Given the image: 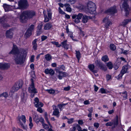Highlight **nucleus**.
<instances>
[{
    "instance_id": "obj_1",
    "label": "nucleus",
    "mask_w": 131,
    "mask_h": 131,
    "mask_svg": "<svg viewBox=\"0 0 131 131\" xmlns=\"http://www.w3.org/2000/svg\"><path fill=\"white\" fill-rule=\"evenodd\" d=\"M9 54L14 55L13 59L16 64H22L25 61L27 55V52L25 50L19 49L18 47L14 44L12 49Z\"/></svg>"
},
{
    "instance_id": "obj_2",
    "label": "nucleus",
    "mask_w": 131,
    "mask_h": 131,
    "mask_svg": "<svg viewBox=\"0 0 131 131\" xmlns=\"http://www.w3.org/2000/svg\"><path fill=\"white\" fill-rule=\"evenodd\" d=\"M82 17V21L84 23H86L89 19V17L86 15H84L82 13H79L78 15L74 14L72 16V18L74 22L76 24L79 23L80 20Z\"/></svg>"
},
{
    "instance_id": "obj_3",
    "label": "nucleus",
    "mask_w": 131,
    "mask_h": 131,
    "mask_svg": "<svg viewBox=\"0 0 131 131\" xmlns=\"http://www.w3.org/2000/svg\"><path fill=\"white\" fill-rule=\"evenodd\" d=\"M23 82L22 81H19L16 82L13 87L10 93V94L12 95L14 92L17 91L19 89L22 87Z\"/></svg>"
},
{
    "instance_id": "obj_4",
    "label": "nucleus",
    "mask_w": 131,
    "mask_h": 131,
    "mask_svg": "<svg viewBox=\"0 0 131 131\" xmlns=\"http://www.w3.org/2000/svg\"><path fill=\"white\" fill-rule=\"evenodd\" d=\"M128 0H122V7L123 8H124L126 16L129 15L130 10L129 6L128 4Z\"/></svg>"
},
{
    "instance_id": "obj_5",
    "label": "nucleus",
    "mask_w": 131,
    "mask_h": 131,
    "mask_svg": "<svg viewBox=\"0 0 131 131\" xmlns=\"http://www.w3.org/2000/svg\"><path fill=\"white\" fill-rule=\"evenodd\" d=\"M116 119L111 121L107 122L105 124V125L107 126H112V128H115L118 124V116L116 115Z\"/></svg>"
},
{
    "instance_id": "obj_6",
    "label": "nucleus",
    "mask_w": 131,
    "mask_h": 131,
    "mask_svg": "<svg viewBox=\"0 0 131 131\" xmlns=\"http://www.w3.org/2000/svg\"><path fill=\"white\" fill-rule=\"evenodd\" d=\"M87 7L89 12L91 14L92 13L95 11L96 9L95 4L92 1H90L88 2L87 4Z\"/></svg>"
},
{
    "instance_id": "obj_7",
    "label": "nucleus",
    "mask_w": 131,
    "mask_h": 131,
    "mask_svg": "<svg viewBox=\"0 0 131 131\" xmlns=\"http://www.w3.org/2000/svg\"><path fill=\"white\" fill-rule=\"evenodd\" d=\"M28 5L27 0H20L18 2L19 7L17 8L20 9L26 8L28 6Z\"/></svg>"
},
{
    "instance_id": "obj_8",
    "label": "nucleus",
    "mask_w": 131,
    "mask_h": 131,
    "mask_svg": "<svg viewBox=\"0 0 131 131\" xmlns=\"http://www.w3.org/2000/svg\"><path fill=\"white\" fill-rule=\"evenodd\" d=\"M31 84L28 88V91L30 93L35 94L37 92L36 89L35 88L34 80L32 79H31Z\"/></svg>"
},
{
    "instance_id": "obj_9",
    "label": "nucleus",
    "mask_w": 131,
    "mask_h": 131,
    "mask_svg": "<svg viewBox=\"0 0 131 131\" xmlns=\"http://www.w3.org/2000/svg\"><path fill=\"white\" fill-rule=\"evenodd\" d=\"M28 19L24 12H23L20 16L19 20L20 22L22 23H26Z\"/></svg>"
},
{
    "instance_id": "obj_10",
    "label": "nucleus",
    "mask_w": 131,
    "mask_h": 131,
    "mask_svg": "<svg viewBox=\"0 0 131 131\" xmlns=\"http://www.w3.org/2000/svg\"><path fill=\"white\" fill-rule=\"evenodd\" d=\"M28 19H31L36 15V13L33 10H27L24 11Z\"/></svg>"
},
{
    "instance_id": "obj_11",
    "label": "nucleus",
    "mask_w": 131,
    "mask_h": 131,
    "mask_svg": "<svg viewBox=\"0 0 131 131\" xmlns=\"http://www.w3.org/2000/svg\"><path fill=\"white\" fill-rule=\"evenodd\" d=\"M7 16L6 15H4L0 19V24L4 28L9 27L8 24L4 23V21L7 20Z\"/></svg>"
},
{
    "instance_id": "obj_12",
    "label": "nucleus",
    "mask_w": 131,
    "mask_h": 131,
    "mask_svg": "<svg viewBox=\"0 0 131 131\" xmlns=\"http://www.w3.org/2000/svg\"><path fill=\"white\" fill-rule=\"evenodd\" d=\"M47 15L48 17H47V15L46 14L44 13L43 14L45 17L44 21L47 22L51 18L52 14L51 10L49 9L48 10H47Z\"/></svg>"
},
{
    "instance_id": "obj_13",
    "label": "nucleus",
    "mask_w": 131,
    "mask_h": 131,
    "mask_svg": "<svg viewBox=\"0 0 131 131\" xmlns=\"http://www.w3.org/2000/svg\"><path fill=\"white\" fill-rule=\"evenodd\" d=\"M95 63L96 66L100 68V69L103 70L104 71L106 70L107 69L105 68V65L100 61L97 60L95 61Z\"/></svg>"
},
{
    "instance_id": "obj_14",
    "label": "nucleus",
    "mask_w": 131,
    "mask_h": 131,
    "mask_svg": "<svg viewBox=\"0 0 131 131\" xmlns=\"http://www.w3.org/2000/svg\"><path fill=\"white\" fill-rule=\"evenodd\" d=\"M56 72L59 73V74L57 76L59 79H62L63 77H65L67 75V73L66 72L60 71L58 69L56 70Z\"/></svg>"
},
{
    "instance_id": "obj_15",
    "label": "nucleus",
    "mask_w": 131,
    "mask_h": 131,
    "mask_svg": "<svg viewBox=\"0 0 131 131\" xmlns=\"http://www.w3.org/2000/svg\"><path fill=\"white\" fill-rule=\"evenodd\" d=\"M35 106L37 107H41L43 106V104L41 102H39L38 99L36 97L34 99Z\"/></svg>"
},
{
    "instance_id": "obj_16",
    "label": "nucleus",
    "mask_w": 131,
    "mask_h": 131,
    "mask_svg": "<svg viewBox=\"0 0 131 131\" xmlns=\"http://www.w3.org/2000/svg\"><path fill=\"white\" fill-rule=\"evenodd\" d=\"M103 21L104 23H105V26L107 29L109 26L112 25L111 22L109 20L108 18L107 17H106L104 18Z\"/></svg>"
},
{
    "instance_id": "obj_17",
    "label": "nucleus",
    "mask_w": 131,
    "mask_h": 131,
    "mask_svg": "<svg viewBox=\"0 0 131 131\" xmlns=\"http://www.w3.org/2000/svg\"><path fill=\"white\" fill-rule=\"evenodd\" d=\"M116 6H114L111 7L107 10V12L110 14L114 15L117 12Z\"/></svg>"
},
{
    "instance_id": "obj_18",
    "label": "nucleus",
    "mask_w": 131,
    "mask_h": 131,
    "mask_svg": "<svg viewBox=\"0 0 131 131\" xmlns=\"http://www.w3.org/2000/svg\"><path fill=\"white\" fill-rule=\"evenodd\" d=\"M10 67V64L8 63H0V69H7Z\"/></svg>"
},
{
    "instance_id": "obj_19",
    "label": "nucleus",
    "mask_w": 131,
    "mask_h": 131,
    "mask_svg": "<svg viewBox=\"0 0 131 131\" xmlns=\"http://www.w3.org/2000/svg\"><path fill=\"white\" fill-rule=\"evenodd\" d=\"M6 36L8 38H11L13 36V33L12 32V30L11 29H9L7 30L6 32Z\"/></svg>"
},
{
    "instance_id": "obj_20",
    "label": "nucleus",
    "mask_w": 131,
    "mask_h": 131,
    "mask_svg": "<svg viewBox=\"0 0 131 131\" xmlns=\"http://www.w3.org/2000/svg\"><path fill=\"white\" fill-rule=\"evenodd\" d=\"M44 72L46 74H49L51 75H54V71L52 69H49L48 68L45 69Z\"/></svg>"
},
{
    "instance_id": "obj_21",
    "label": "nucleus",
    "mask_w": 131,
    "mask_h": 131,
    "mask_svg": "<svg viewBox=\"0 0 131 131\" xmlns=\"http://www.w3.org/2000/svg\"><path fill=\"white\" fill-rule=\"evenodd\" d=\"M88 68L92 72L94 73H96L97 71V70H94L95 68L94 65L93 64H90L88 66Z\"/></svg>"
},
{
    "instance_id": "obj_22",
    "label": "nucleus",
    "mask_w": 131,
    "mask_h": 131,
    "mask_svg": "<svg viewBox=\"0 0 131 131\" xmlns=\"http://www.w3.org/2000/svg\"><path fill=\"white\" fill-rule=\"evenodd\" d=\"M38 40L37 39H36L33 41L32 42V47L34 50H36L37 49V44L36 42Z\"/></svg>"
},
{
    "instance_id": "obj_23",
    "label": "nucleus",
    "mask_w": 131,
    "mask_h": 131,
    "mask_svg": "<svg viewBox=\"0 0 131 131\" xmlns=\"http://www.w3.org/2000/svg\"><path fill=\"white\" fill-rule=\"evenodd\" d=\"M67 41L65 40L61 43L62 47L67 50L68 49V45L67 44Z\"/></svg>"
},
{
    "instance_id": "obj_24",
    "label": "nucleus",
    "mask_w": 131,
    "mask_h": 131,
    "mask_svg": "<svg viewBox=\"0 0 131 131\" xmlns=\"http://www.w3.org/2000/svg\"><path fill=\"white\" fill-rule=\"evenodd\" d=\"M33 118L34 120L37 123H39V116L38 115L36 114H34L33 116Z\"/></svg>"
},
{
    "instance_id": "obj_25",
    "label": "nucleus",
    "mask_w": 131,
    "mask_h": 131,
    "mask_svg": "<svg viewBox=\"0 0 131 131\" xmlns=\"http://www.w3.org/2000/svg\"><path fill=\"white\" fill-rule=\"evenodd\" d=\"M131 21V19H125L124 20V21L122 22L121 25L124 27L125 26V25L127 24L128 22Z\"/></svg>"
},
{
    "instance_id": "obj_26",
    "label": "nucleus",
    "mask_w": 131,
    "mask_h": 131,
    "mask_svg": "<svg viewBox=\"0 0 131 131\" xmlns=\"http://www.w3.org/2000/svg\"><path fill=\"white\" fill-rule=\"evenodd\" d=\"M3 6L5 11H7L10 10V5L6 4H4L3 5Z\"/></svg>"
},
{
    "instance_id": "obj_27",
    "label": "nucleus",
    "mask_w": 131,
    "mask_h": 131,
    "mask_svg": "<svg viewBox=\"0 0 131 131\" xmlns=\"http://www.w3.org/2000/svg\"><path fill=\"white\" fill-rule=\"evenodd\" d=\"M128 67L126 65L124 66L123 67V69L121 71V72H122L124 74L126 73L128 70Z\"/></svg>"
},
{
    "instance_id": "obj_28",
    "label": "nucleus",
    "mask_w": 131,
    "mask_h": 131,
    "mask_svg": "<svg viewBox=\"0 0 131 131\" xmlns=\"http://www.w3.org/2000/svg\"><path fill=\"white\" fill-rule=\"evenodd\" d=\"M52 27L51 24L47 23L46 24L44 27V29L45 30H48L50 29Z\"/></svg>"
},
{
    "instance_id": "obj_29",
    "label": "nucleus",
    "mask_w": 131,
    "mask_h": 131,
    "mask_svg": "<svg viewBox=\"0 0 131 131\" xmlns=\"http://www.w3.org/2000/svg\"><path fill=\"white\" fill-rule=\"evenodd\" d=\"M102 60L104 62H106L109 60V58L107 55H105L103 56L102 58Z\"/></svg>"
},
{
    "instance_id": "obj_30",
    "label": "nucleus",
    "mask_w": 131,
    "mask_h": 131,
    "mask_svg": "<svg viewBox=\"0 0 131 131\" xmlns=\"http://www.w3.org/2000/svg\"><path fill=\"white\" fill-rule=\"evenodd\" d=\"M32 31L27 30V31L26 32L25 35L26 36V38L29 37L31 35Z\"/></svg>"
},
{
    "instance_id": "obj_31",
    "label": "nucleus",
    "mask_w": 131,
    "mask_h": 131,
    "mask_svg": "<svg viewBox=\"0 0 131 131\" xmlns=\"http://www.w3.org/2000/svg\"><path fill=\"white\" fill-rule=\"evenodd\" d=\"M75 51L76 57L78 60L79 61L81 58V54L79 51Z\"/></svg>"
},
{
    "instance_id": "obj_32",
    "label": "nucleus",
    "mask_w": 131,
    "mask_h": 131,
    "mask_svg": "<svg viewBox=\"0 0 131 131\" xmlns=\"http://www.w3.org/2000/svg\"><path fill=\"white\" fill-rule=\"evenodd\" d=\"M59 113V112L58 109L57 108H55L53 112V115H54L57 116V117H59V116H58V115Z\"/></svg>"
},
{
    "instance_id": "obj_33",
    "label": "nucleus",
    "mask_w": 131,
    "mask_h": 131,
    "mask_svg": "<svg viewBox=\"0 0 131 131\" xmlns=\"http://www.w3.org/2000/svg\"><path fill=\"white\" fill-rule=\"evenodd\" d=\"M46 59L47 61H49L51 58V56L49 54H46L45 56Z\"/></svg>"
},
{
    "instance_id": "obj_34",
    "label": "nucleus",
    "mask_w": 131,
    "mask_h": 131,
    "mask_svg": "<svg viewBox=\"0 0 131 131\" xmlns=\"http://www.w3.org/2000/svg\"><path fill=\"white\" fill-rule=\"evenodd\" d=\"M122 94H123V96L124 100H125L127 98V91H125L123 92Z\"/></svg>"
},
{
    "instance_id": "obj_35",
    "label": "nucleus",
    "mask_w": 131,
    "mask_h": 131,
    "mask_svg": "<svg viewBox=\"0 0 131 131\" xmlns=\"http://www.w3.org/2000/svg\"><path fill=\"white\" fill-rule=\"evenodd\" d=\"M107 66L110 69H112L113 67V64L111 62H109L107 63Z\"/></svg>"
},
{
    "instance_id": "obj_36",
    "label": "nucleus",
    "mask_w": 131,
    "mask_h": 131,
    "mask_svg": "<svg viewBox=\"0 0 131 131\" xmlns=\"http://www.w3.org/2000/svg\"><path fill=\"white\" fill-rule=\"evenodd\" d=\"M110 49L113 51H114L116 49L115 46L113 44H111L110 45Z\"/></svg>"
},
{
    "instance_id": "obj_37",
    "label": "nucleus",
    "mask_w": 131,
    "mask_h": 131,
    "mask_svg": "<svg viewBox=\"0 0 131 131\" xmlns=\"http://www.w3.org/2000/svg\"><path fill=\"white\" fill-rule=\"evenodd\" d=\"M20 119H21L24 123H25L26 122V117L24 115H22L19 118V121H20Z\"/></svg>"
},
{
    "instance_id": "obj_38",
    "label": "nucleus",
    "mask_w": 131,
    "mask_h": 131,
    "mask_svg": "<svg viewBox=\"0 0 131 131\" xmlns=\"http://www.w3.org/2000/svg\"><path fill=\"white\" fill-rule=\"evenodd\" d=\"M51 43L54 45H56L57 47H60L61 45H59L58 42H56L55 41H51Z\"/></svg>"
},
{
    "instance_id": "obj_39",
    "label": "nucleus",
    "mask_w": 131,
    "mask_h": 131,
    "mask_svg": "<svg viewBox=\"0 0 131 131\" xmlns=\"http://www.w3.org/2000/svg\"><path fill=\"white\" fill-rule=\"evenodd\" d=\"M50 94H53L55 93V91L53 90H46Z\"/></svg>"
},
{
    "instance_id": "obj_40",
    "label": "nucleus",
    "mask_w": 131,
    "mask_h": 131,
    "mask_svg": "<svg viewBox=\"0 0 131 131\" xmlns=\"http://www.w3.org/2000/svg\"><path fill=\"white\" fill-rule=\"evenodd\" d=\"M34 25L33 24L31 25L28 29L32 31L34 28Z\"/></svg>"
},
{
    "instance_id": "obj_41",
    "label": "nucleus",
    "mask_w": 131,
    "mask_h": 131,
    "mask_svg": "<svg viewBox=\"0 0 131 131\" xmlns=\"http://www.w3.org/2000/svg\"><path fill=\"white\" fill-rule=\"evenodd\" d=\"M43 25L42 23L39 24L37 26V30L41 31V28Z\"/></svg>"
},
{
    "instance_id": "obj_42",
    "label": "nucleus",
    "mask_w": 131,
    "mask_h": 131,
    "mask_svg": "<svg viewBox=\"0 0 131 131\" xmlns=\"http://www.w3.org/2000/svg\"><path fill=\"white\" fill-rule=\"evenodd\" d=\"M124 74H123L122 72H121V73L118 75L117 79L118 80H119L122 79V77Z\"/></svg>"
},
{
    "instance_id": "obj_43",
    "label": "nucleus",
    "mask_w": 131,
    "mask_h": 131,
    "mask_svg": "<svg viewBox=\"0 0 131 131\" xmlns=\"http://www.w3.org/2000/svg\"><path fill=\"white\" fill-rule=\"evenodd\" d=\"M68 123L69 124H71L72 123L73 121V118H71L70 119H68Z\"/></svg>"
},
{
    "instance_id": "obj_44",
    "label": "nucleus",
    "mask_w": 131,
    "mask_h": 131,
    "mask_svg": "<svg viewBox=\"0 0 131 131\" xmlns=\"http://www.w3.org/2000/svg\"><path fill=\"white\" fill-rule=\"evenodd\" d=\"M66 104H60L58 105L59 107L60 110H62L63 106L66 105Z\"/></svg>"
},
{
    "instance_id": "obj_45",
    "label": "nucleus",
    "mask_w": 131,
    "mask_h": 131,
    "mask_svg": "<svg viewBox=\"0 0 131 131\" xmlns=\"http://www.w3.org/2000/svg\"><path fill=\"white\" fill-rule=\"evenodd\" d=\"M58 8L59 12L60 13L62 14H65L64 12L62 11L60 7H59Z\"/></svg>"
},
{
    "instance_id": "obj_46",
    "label": "nucleus",
    "mask_w": 131,
    "mask_h": 131,
    "mask_svg": "<svg viewBox=\"0 0 131 131\" xmlns=\"http://www.w3.org/2000/svg\"><path fill=\"white\" fill-rule=\"evenodd\" d=\"M100 92L102 93H106L105 90L104 88H102L100 89Z\"/></svg>"
},
{
    "instance_id": "obj_47",
    "label": "nucleus",
    "mask_w": 131,
    "mask_h": 131,
    "mask_svg": "<svg viewBox=\"0 0 131 131\" xmlns=\"http://www.w3.org/2000/svg\"><path fill=\"white\" fill-rule=\"evenodd\" d=\"M47 37L46 36L43 35L41 37V41H43L47 38Z\"/></svg>"
},
{
    "instance_id": "obj_48",
    "label": "nucleus",
    "mask_w": 131,
    "mask_h": 131,
    "mask_svg": "<svg viewBox=\"0 0 131 131\" xmlns=\"http://www.w3.org/2000/svg\"><path fill=\"white\" fill-rule=\"evenodd\" d=\"M76 127L78 131H82V128L79 125L77 124L76 126Z\"/></svg>"
},
{
    "instance_id": "obj_49",
    "label": "nucleus",
    "mask_w": 131,
    "mask_h": 131,
    "mask_svg": "<svg viewBox=\"0 0 131 131\" xmlns=\"http://www.w3.org/2000/svg\"><path fill=\"white\" fill-rule=\"evenodd\" d=\"M111 75L109 74L106 75V79L107 81H109L111 79Z\"/></svg>"
},
{
    "instance_id": "obj_50",
    "label": "nucleus",
    "mask_w": 131,
    "mask_h": 131,
    "mask_svg": "<svg viewBox=\"0 0 131 131\" xmlns=\"http://www.w3.org/2000/svg\"><path fill=\"white\" fill-rule=\"evenodd\" d=\"M43 127L44 128L46 129H47L49 128V126L47 124H45L44 123L43 124Z\"/></svg>"
},
{
    "instance_id": "obj_51",
    "label": "nucleus",
    "mask_w": 131,
    "mask_h": 131,
    "mask_svg": "<svg viewBox=\"0 0 131 131\" xmlns=\"http://www.w3.org/2000/svg\"><path fill=\"white\" fill-rule=\"evenodd\" d=\"M2 96H3L5 98L7 97L8 96V94L6 92L3 93L2 94Z\"/></svg>"
},
{
    "instance_id": "obj_52",
    "label": "nucleus",
    "mask_w": 131,
    "mask_h": 131,
    "mask_svg": "<svg viewBox=\"0 0 131 131\" xmlns=\"http://www.w3.org/2000/svg\"><path fill=\"white\" fill-rule=\"evenodd\" d=\"M39 122H40L42 123V125L44 124V120L43 118H39Z\"/></svg>"
},
{
    "instance_id": "obj_53",
    "label": "nucleus",
    "mask_w": 131,
    "mask_h": 131,
    "mask_svg": "<svg viewBox=\"0 0 131 131\" xmlns=\"http://www.w3.org/2000/svg\"><path fill=\"white\" fill-rule=\"evenodd\" d=\"M67 2H70L71 4H74L75 3L74 0H66Z\"/></svg>"
},
{
    "instance_id": "obj_54",
    "label": "nucleus",
    "mask_w": 131,
    "mask_h": 131,
    "mask_svg": "<svg viewBox=\"0 0 131 131\" xmlns=\"http://www.w3.org/2000/svg\"><path fill=\"white\" fill-rule=\"evenodd\" d=\"M37 111L40 113H42V109L41 107H38L37 109Z\"/></svg>"
},
{
    "instance_id": "obj_55",
    "label": "nucleus",
    "mask_w": 131,
    "mask_h": 131,
    "mask_svg": "<svg viewBox=\"0 0 131 131\" xmlns=\"http://www.w3.org/2000/svg\"><path fill=\"white\" fill-rule=\"evenodd\" d=\"M94 127L97 128L99 126V124L97 123H94Z\"/></svg>"
},
{
    "instance_id": "obj_56",
    "label": "nucleus",
    "mask_w": 131,
    "mask_h": 131,
    "mask_svg": "<svg viewBox=\"0 0 131 131\" xmlns=\"http://www.w3.org/2000/svg\"><path fill=\"white\" fill-rule=\"evenodd\" d=\"M34 56L33 55H32L30 59V61L31 62H34Z\"/></svg>"
},
{
    "instance_id": "obj_57",
    "label": "nucleus",
    "mask_w": 131,
    "mask_h": 131,
    "mask_svg": "<svg viewBox=\"0 0 131 131\" xmlns=\"http://www.w3.org/2000/svg\"><path fill=\"white\" fill-rule=\"evenodd\" d=\"M70 86H68L66 87H65L64 88V90L66 91H68L70 90Z\"/></svg>"
},
{
    "instance_id": "obj_58",
    "label": "nucleus",
    "mask_w": 131,
    "mask_h": 131,
    "mask_svg": "<svg viewBox=\"0 0 131 131\" xmlns=\"http://www.w3.org/2000/svg\"><path fill=\"white\" fill-rule=\"evenodd\" d=\"M42 31H41V30H37V36H39V35L41 33H42Z\"/></svg>"
},
{
    "instance_id": "obj_59",
    "label": "nucleus",
    "mask_w": 131,
    "mask_h": 131,
    "mask_svg": "<svg viewBox=\"0 0 131 131\" xmlns=\"http://www.w3.org/2000/svg\"><path fill=\"white\" fill-rule=\"evenodd\" d=\"M66 9L67 11L69 12H71V8L69 7L66 8Z\"/></svg>"
},
{
    "instance_id": "obj_60",
    "label": "nucleus",
    "mask_w": 131,
    "mask_h": 131,
    "mask_svg": "<svg viewBox=\"0 0 131 131\" xmlns=\"http://www.w3.org/2000/svg\"><path fill=\"white\" fill-rule=\"evenodd\" d=\"M45 119H46V121L47 122V123L49 124V125H50V126H51V124H50V123L49 121H48V117H45Z\"/></svg>"
},
{
    "instance_id": "obj_61",
    "label": "nucleus",
    "mask_w": 131,
    "mask_h": 131,
    "mask_svg": "<svg viewBox=\"0 0 131 131\" xmlns=\"http://www.w3.org/2000/svg\"><path fill=\"white\" fill-rule=\"evenodd\" d=\"M93 107H91L89 108L88 110V111L90 113H92L93 112Z\"/></svg>"
},
{
    "instance_id": "obj_62",
    "label": "nucleus",
    "mask_w": 131,
    "mask_h": 131,
    "mask_svg": "<svg viewBox=\"0 0 131 131\" xmlns=\"http://www.w3.org/2000/svg\"><path fill=\"white\" fill-rule=\"evenodd\" d=\"M78 124L80 125H82L83 124V121L82 120H79L78 121Z\"/></svg>"
},
{
    "instance_id": "obj_63",
    "label": "nucleus",
    "mask_w": 131,
    "mask_h": 131,
    "mask_svg": "<svg viewBox=\"0 0 131 131\" xmlns=\"http://www.w3.org/2000/svg\"><path fill=\"white\" fill-rule=\"evenodd\" d=\"M84 103L85 105H87L89 104L90 102L88 100H86L84 102Z\"/></svg>"
},
{
    "instance_id": "obj_64",
    "label": "nucleus",
    "mask_w": 131,
    "mask_h": 131,
    "mask_svg": "<svg viewBox=\"0 0 131 131\" xmlns=\"http://www.w3.org/2000/svg\"><path fill=\"white\" fill-rule=\"evenodd\" d=\"M60 68L62 70H64L65 69V67L64 66L61 65L60 66Z\"/></svg>"
}]
</instances>
